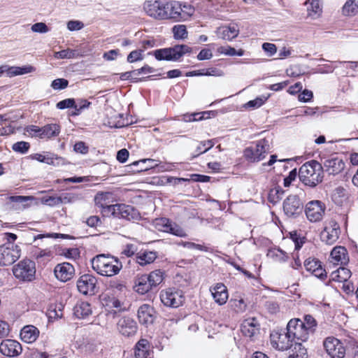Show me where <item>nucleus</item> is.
<instances>
[{
	"mask_svg": "<svg viewBox=\"0 0 358 358\" xmlns=\"http://www.w3.org/2000/svg\"><path fill=\"white\" fill-rule=\"evenodd\" d=\"M34 70L32 66H24V67H10L9 69V76H17V75H23L25 73H31Z\"/></svg>",
	"mask_w": 358,
	"mask_h": 358,
	"instance_id": "nucleus-45",
	"label": "nucleus"
},
{
	"mask_svg": "<svg viewBox=\"0 0 358 358\" xmlns=\"http://www.w3.org/2000/svg\"><path fill=\"white\" fill-rule=\"evenodd\" d=\"M54 273L57 279L62 282H66L73 277L75 269L70 263L64 262L55 266Z\"/></svg>",
	"mask_w": 358,
	"mask_h": 358,
	"instance_id": "nucleus-19",
	"label": "nucleus"
},
{
	"mask_svg": "<svg viewBox=\"0 0 358 358\" xmlns=\"http://www.w3.org/2000/svg\"><path fill=\"white\" fill-rule=\"evenodd\" d=\"M136 358H147L148 355V341L146 339H141L135 347Z\"/></svg>",
	"mask_w": 358,
	"mask_h": 358,
	"instance_id": "nucleus-33",
	"label": "nucleus"
},
{
	"mask_svg": "<svg viewBox=\"0 0 358 358\" xmlns=\"http://www.w3.org/2000/svg\"><path fill=\"white\" fill-rule=\"evenodd\" d=\"M239 33L237 24L231 23L228 26H222L218 28L217 34L224 40L231 41L238 36Z\"/></svg>",
	"mask_w": 358,
	"mask_h": 358,
	"instance_id": "nucleus-27",
	"label": "nucleus"
},
{
	"mask_svg": "<svg viewBox=\"0 0 358 358\" xmlns=\"http://www.w3.org/2000/svg\"><path fill=\"white\" fill-rule=\"evenodd\" d=\"M215 142L213 139L201 141L199 145L196 148L197 154L196 156H198L202 153L207 152L209 149L213 148Z\"/></svg>",
	"mask_w": 358,
	"mask_h": 358,
	"instance_id": "nucleus-47",
	"label": "nucleus"
},
{
	"mask_svg": "<svg viewBox=\"0 0 358 358\" xmlns=\"http://www.w3.org/2000/svg\"><path fill=\"white\" fill-rule=\"evenodd\" d=\"M26 131L32 136L42 138V127L36 125H29L26 128Z\"/></svg>",
	"mask_w": 358,
	"mask_h": 358,
	"instance_id": "nucleus-61",
	"label": "nucleus"
},
{
	"mask_svg": "<svg viewBox=\"0 0 358 358\" xmlns=\"http://www.w3.org/2000/svg\"><path fill=\"white\" fill-rule=\"evenodd\" d=\"M134 289L140 294H145L152 289L146 274L141 275L136 278Z\"/></svg>",
	"mask_w": 358,
	"mask_h": 358,
	"instance_id": "nucleus-30",
	"label": "nucleus"
},
{
	"mask_svg": "<svg viewBox=\"0 0 358 358\" xmlns=\"http://www.w3.org/2000/svg\"><path fill=\"white\" fill-rule=\"evenodd\" d=\"M73 150L80 154L85 155L89 152V147L83 141H78L75 143Z\"/></svg>",
	"mask_w": 358,
	"mask_h": 358,
	"instance_id": "nucleus-58",
	"label": "nucleus"
},
{
	"mask_svg": "<svg viewBox=\"0 0 358 358\" xmlns=\"http://www.w3.org/2000/svg\"><path fill=\"white\" fill-rule=\"evenodd\" d=\"M21 344L15 340L6 339L0 344V352L7 357H16L22 352Z\"/></svg>",
	"mask_w": 358,
	"mask_h": 358,
	"instance_id": "nucleus-18",
	"label": "nucleus"
},
{
	"mask_svg": "<svg viewBox=\"0 0 358 358\" xmlns=\"http://www.w3.org/2000/svg\"><path fill=\"white\" fill-rule=\"evenodd\" d=\"M39 336V330L33 325H27L20 331L21 339L27 343H34Z\"/></svg>",
	"mask_w": 358,
	"mask_h": 358,
	"instance_id": "nucleus-28",
	"label": "nucleus"
},
{
	"mask_svg": "<svg viewBox=\"0 0 358 358\" xmlns=\"http://www.w3.org/2000/svg\"><path fill=\"white\" fill-rule=\"evenodd\" d=\"M181 2L177 1L166 0V10L167 11V18L175 21H181Z\"/></svg>",
	"mask_w": 358,
	"mask_h": 358,
	"instance_id": "nucleus-26",
	"label": "nucleus"
},
{
	"mask_svg": "<svg viewBox=\"0 0 358 358\" xmlns=\"http://www.w3.org/2000/svg\"><path fill=\"white\" fill-rule=\"evenodd\" d=\"M336 203L341 204L343 200L346 199L345 189L343 187H337L333 195Z\"/></svg>",
	"mask_w": 358,
	"mask_h": 358,
	"instance_id": "nucleus-53",
	"label": "nucleus"
},
{
	"mask_svg": "<svg viewBox=\"0 0 358 358\" xmlns=\"http://www.w3.org/2000/svg\"><path fill=\"white\" fill-rule=\"evenodd\" d=\"M84 24L82 22L78 20H70L67 23V28L70 31H78L83 27Z\"/></svg>",
	"mask_w": 358,
	"mask_h": 358,
	"instance_id": "nucleus-63",
	"label": "nucleus"
},
{
	"mask_svg": "<svg viewBox=\"0 0 358 358\" xmlns=\"http://www.w3.org/2000/svg\"><path fill=\"white\" fill-rule=\"evenodd\" d=\"M331 262L334 264H345L348 262L347 250L344 247H335L331 252Z\"/></svg>",
	"mask_w": 358,
	"mask_h": 358,
	"instance_id": "nucleus-29",
	"label": "nucleus"
},
{
	"mask_svg": "<svg viewBox=\"0 0 358 358\" xmlns=\"http://www.w3.org/2000/svg\"><path fill=\"white\" fill-rule=\"evenodd\" d=\"M292 348L291 353L289 355V358H306L307 350L305 347L299 342L295 341V343L292 344Z\"/></svg>",
	"mask_w": 358,
	"mask_h": 358,
	"instance_id": "nucleus-34",
	"label": "nucleus"
},
{
	"mask_svg": "<svg viewBox=\"0 0 358 358\" xmlns=\"http://www.w3.org/2000/svg\"><path fill=\"white\" fill-rule=\"evenodd\" d=\"M78 55V53L77 52V51L71 50L69 48L62 50L55 53V57L57 59H69L77 57Z\"/></svg>",
	"mask_w": 358,
	"mask_h": 358,
	"instance_id": "nucleus-48",
	"label": "nucleus"
},
{
	"mask_svg": "<svg viewBox=\"0 0 358 358\" xmlns=\"http://www.w3.org/2000/svg\"><path fill=\"white\" fill-rule=\"evenodd\" d=\"M117 329L123 336L131 337L137 333L138 324L132 317L124 316L118 320Z\"/></svg>",
	"mask_w": 358,
	"mask_h": 358,
	"instance_id": "nucleus-16",
	"label": "nucleus"
},
{
	"mask_svg": "<svg viewBox=\"0 0 358 358\" xmlns=\"http://www.w3.org/2000/svg\"><path fill=\"white\" fill-rule=\"evenodd\" d=\"M218 51L230 56H242L243 55V50L239 49L238 50H236L231 46H220Z\"/></svg>",
	"mask_w": 358,
	"mask_h": 358,
	"instance_id": "nucleus-50",
	"label": "nucleus"
},
{
	"mask_svg": "<svg viewBox=\"0 0 358 358\" xmlns=\"http://www.w3.org/2000/svg\"><path fill=\"white\" fill-rule=\"evenodd\" d=\"M267 256L274 261L280 262H285L288 258L287 254L279 248L269 250Z\"/></svg>",
	"mask_w": 358,
	"mask_h": 358,
	"instance_id": "nucleus-39",
	"label": "nucleus"
},
{
	"mask_svg": "<svg viewBox=\"0 0 358 358\" xmlns=\"http://www.w3.org/2000/svg\"><path fill=\"white\" fill-rule=\"evenodd\" d=\"M231 308L237 313H242L245 310L247 305L242 298L231 299L230 300Z\"/></svg>",
	"mask_w": 358,
	"mask_h": 358,
	"instance_id": "nucleus-42",
	"label": "nucleus"
},
{
	"mask_svg": "<svg viewBox=\"0 0 358 358\" xmlns=\"http://www.w3.org/2000/svg\"><path fill=\"white\" fill-rule=\"evenodd\" d=\"M282 209L289 218H296L302 214L303 204L298 195L291 194L283 201Z\"/></svg>",
	"mask_w": 358,
	"mask_h": 358,
	"instance_id": "nucleus-8",
	"label": "nucleus"
},
{
	"mask_svg": "<svg viewBox=\"0 0 358 358\" xmlns=\"http://www.w3.org/2000/svg\"><path fill=\"white\" fill-rule=\"evenodd\" d=\"M31 30L34 32L46 33L48 31V27L43 22H37L31 26Z\"/></svg>",
	"mask_w": 358,
	"mask_h": 358,
	"instance_id": "nucleus-62",
	"label": "nucleus"
},
{
	"mask_svg": "<svg viewBox=\"0 0 358 358\" xmlns=\"http://www.w3.org/2000/svg\"><path fill=\"white\" fill-rule=\"evenodd\" d=\"M76 103L75 100L73 99H66L62 101H59L57 103V108L63 110L65 108H69L74 106Z\"/></svg>",
	"mask_w": 358,
	"mask_h": 358,
	"instance_id": "nucleus-60",
	"label": "nucleus"
},
{
	"mask_svg": "<svg viewBox=\"0 0 358 358\" xmlns=\"http://www.w3.org/2000/svg\"><path fill=\"white\" fill-rule=\"evenodd\" d=\"M190 50L189 46H173L157 50L154 52V55L159 61H177Z\"/></svg>",
	"mask_w": 358,
	"mask_h": 358,
	"instance_id": "nucleus-6",
	"label": "nucleus"
},
{
	"mask_svg": "<svg viewBox=\"0 0 358 358\" xmlns=\"http://www.w3.org/2000/svg\"><path fill=\"white\" fill-rule=\"evenodd\" d=\"M241 332L245 336L252 338L259 329V324L255 317L245 320L241 324Z\"/></svg>",
	"mask_w": 358,
	"mask_h": 358,
	"instance_id": "nucleus-24",
	"label": "nucleus"
},
{
	"mask_svg": "<svg viewBox=\"0 0 358 358\" xmlns=\"http://www.w3.org/2000/svg\"><path fill=\"white\" fill-rule=\"evenodd\" d=\"M108 214L115 217L122 218L127 220H134L139 217V213L136 209L131 206L123 203L108 206Z\"/></svg>",
	"mask_w": 358,
	"mask_h": 358,
	"instance_id": "nucleus-9",
	"label": "nucleus"
},
{
	"mask_svg": "<svg viewBox=\"0 0 358 358\" xmlns=\"http://www.w3.org/2000/svg\"><path fill=\"white\" fill-rule=\"evenodd\" d=\"M304 266L306 271L320 279H324L327 277L326 271L322 267L321 262L317 259H307L304 262Z\"/></svg>",
	"mask_w": 358,
	"mask_h": 358,
	"instance_id": "nucleus-21",
	"label": "nucleus"
},
{
	"mask_svg": "<svg viewBox=\"0 0 358 358\" xmlns=\"http://www.w3.org/2000/svg\"><path fill=\"white\" fill-rule=\"evenodd\" d=\"M29 148H30L29 143L28 142H25V141L17 142V143H14L12 146V148L15 152H19L21 154H24V153L27 152Z\"/></svg>",
	"mask_w": 358,
	"mask_h": 358,
	"instance_id": "nucleus-51",
	"label": "nucleus"
},
{
	"mask_svg": "<svg viewBox=\"0 0 358 358\" xmlns=\"http://www.w3.org/2000/svg\"><path fill=\"white\" fill-rule=\"evenodd\" d=\"M268 97L266 96H259L257 97L254 100L249 101L245 104V108H257L262 106L264 102L267 100Z\"/></svg>",
	"mask_w": 358,
	"mask_h": 358,
	"instance_id": "nucleus-52",
	"label": "nucleus"
},
{
	"mask_svg": "<svg viewBox=\"0 0 358 358\" xmlns=\"http://www.w3.org/2000/svg\"><path fill=\"white\" fill-rule=\"evenodd\" d=\"M342 12L345 16L355 15L358 13V1L348 0L343 7Z\"/></svg>",
	"mask_w": 358,
	"mask_h": 358,
	"instance_id": "nucleus-36",
	"label": "nucleus"
},
{
	"mask_svg": "<svg viewBox=\"0 0 358 358\" xmlns=\"http://www.w3.org/2000/svg\"><path fill=\"white\" fill-rule=\"evenodd\" d=\"M114 200L113 194L110 192H99L95 197L94 201L96 206L103 209V213L108 214V207L112 206L110 205Z\"/></svg>",
	"mask_w": 358,
	"mask_h": 358,
	"instance_id": "nucleus-25",
	"label": "nucleus"
},
{
	"mask_svg": "<svg viewBox=\"0 0 358 358\" xmlns=\"http://www.w3.org/2000/svg\"><path fill=\"white\" fill-rule=\"evenodd\" d=\"M271 342L273 347L279 350H287L292 346V340L288 331L282 330L271 334Z\"/></svg>",
	"mask_w": 358,
	"mask_h": 358,
	"instance_id": "nucleus-14",
	"label": "nucleus"
},
{
	"mask_svg": "<svg viewBox=\"0 0 358 358\" xmlns=\"http://www.w3.org/2000/svg\"><path fill=\"white\" fill-rule=\"evenodd\" d=\"M283 194L284 191L280 186L275 187L270 189L268 199L270 203L275 204L282 199Z\"/></svg>",
	"mask_w": 358,
	"mask_h": 358,
	"instance_id": "nucleus-40",
	"label": "nucleus"
},
{
	"mask_svg": "<svg viewBox=\"0 0 358 358\" xmlns=\"http://www.w3.org/2000/svg\"><path fill=\"white\" fill-rule=\"evenodd\" d=\"M151 287L155 288L161 284L164 280V273L161 270H155L147 275Z\"/></svg>",
	"mask_w": 358,
	"mask_h": 358,
	"instance_id": "nucleus-35",
	"label": "nucleus"
},
{
	"mask_svg": "<svg viewBox=\"0 0 358 358\" xmlns=\"http://www.w3.org/2000/svg\"><path fill=\"white\" fill-rule=\"evenodd\" d=\"M183 245H184V247L187 248L189 249H196V250H199L201 251H204V252H211L212 251V250L210 248H208L204 245L196 244V243H194L192 242H185L183 243Z\"/></svg>",
	"mask_w": 358,
	"mask_h": 358,
	"instance_id": "nucleus-56",
	"label": "nucleus"
},
{
	"mask_svg": "<svg viewBox=\"0 0 358 358\" xmlns=\"http://www.w3.org/2000/svg\"><path fill=\"white\" fill-rule=\"evenodd\" d=\"M323 167L329 174L336 175L344 169L345 163L338 157H331L323 162Z\"/></svg>",
	"mask_w": 358,
	"mask_h": 358,
	"instance_id": "nucleus-22",
	"label": "nucleus"
},
{
	"mask_svg": "<svg viewBox=\"0 0 358 358\" xmlns=\"http://www.w3.org/2000/svg\"><path fill=\"white\" fill-rule=\"evenodd\" d=\"M137 315L140 323L151 324L155 319V311L152 306L145 303L138 308Z\"/></svg>",
	"mask_w": 358,
	"mask_h": 358,
	"instance_id": "nucleus-20",
	"label": "nucleus"
},
{
	"mask_svg": "<svg viewBox=\"0 0 358 358\" xmlns=\"http://www.w3.org/2000/svg\"><path fill=\"white\" fill-rule=\"evenodd\" d=\"M73 313L78 318H86L92 313L91 305L87 301H78L73 308Z\"/></svg>",
	"mask_w": 358,
	"mask_h": 358,
	"instance_id": "nucleus-31",
	"label": "nucleus"
},
{
	"mask_svg": "<svg viewBox=\"0 0 358 358\" xmlns=\"http://www.w3.org/2000/svg\"><path fill=\"white\" fill-rule=\"evenodd\" d=\"M210 292L213 299L220 306L226 303L228 298V291L227 287L222 283H217L213 287L210 288Z\"/></svg>",
	"mask_w": 358,
	"mask_h": 358,
	"instance_id": "nucleus-23",
	"label": "nucleus"
},
{
	"mask_svg": "<svg viewBox=\"0 0 358 358\" xmlns=\"http://www.w3.org/2000/svg\"><path fill=\"white\" fill-rule=\"evenodd\" d=\"M297 175H299V172H297L296 169L292 170L284 179V186L289 187L291 182L296 179Z\"/></svg>",
	"mask_w": 358,
	"mask_h": 358,
	"instance_id": "nucleus-64",
	"label": "nucleus"
},
{
	"mask_svg": "<svg viewBox=\"0 0 358 358\" xmlns=\"http://www.w3.org/2000/svg\"><path fill=\"white\" fill-rule=\"evenodd\" d=\"M69 85V81L64 78H57L51 83V87L55 90L65 89Z\"/></svg>",
	"mask_w": 358,
	"mask_h": 358,
	"instance_id": "nucleus-54",
	"label": "nucleus"
},
{
	"mask_svg": "<svg viewBox=\"0 0 358 358\" xmlns=\"http://www.w3.org/2000/svg\"><path fill=\"white\" fill-rule=\"evenodd\" d=\"M339 225L334 221L330 222L328 226L321 233V239L328 245L334 244L339 237Z\"/></svg>",
	"mask_w": 358,
	"mask_h": 358,
	"instance_id": "nucleus-17",
	"label": "nucleus"
},
{
	"mask_svg": "<svg viewBox=\"0 0 358 358\" xmlns=\"http://www.w3.org/2000/svg\"><path fill=\"white\" fill-rule=\"evenodd\" d=\"M97 280L90 274L80 276L77 281V288L79 292L84 295H94L97 291Z\"/></svg>",
	"mask_w": 358,
	"mask_h": 358,
	"instance_id": "nucleus-13",
	"label": "nucleus"
},
{
	"mask_svg": "<svg viewBox=\"0 0 358 358\" xmlns=\"http://www.w3.org/2000/svg\"><path fill=\"white\" fill-rule=\"evenodd\" d=\"M34 256L36 259H50L53 257V252L50 248L38 249L34 252Z\"/></svg>",
	"mask_w": 358,
	"mask_h": 358,
	"instance_id": "nucleus-49",
	"label": "nucleus"
},
{
	"mask_svg": "<svg viewBox=\"0 0 358 358\" xmlns=\"http://www.w3.org/2000/svg\"><path fill=\"white\" fill-rule=\"evenodd\" d=\"M286 330L288 331L294 341L295 340L302 342L306 341L310 334L306 329L305 324H303L302 320L297 318L289 321Z\"/></svg>",
	"mask_w": 358,
	"mask_h": 358,
	"instance_id": "nucleus-10",
	"label": "nucleus"
},
{
	"mask_svg": "<svg viewBox=\"0 0 358 358\" xmlns=\"http://www.w3.org/2000/svg\"><path fill=\"white\" fill-rule=\"evenodd\" d=\"M91 264L98 274L108 277L117 274L122 267V263L117 258L104 254L93 257Z\"/></svg>",
	"mask_w": 358,
	"mask_h": 358,
	"instance_id": "nucleus-1",
	"label": "nucleus"
},
{
	"mask_svg": "<svg viewBox=\"0 0 358 358\" xmlns=\"http://www.w3.org/2000/svg\"><path fill=\"white\" fill-rule=\"evenodd\" d=\"M308 15L313 18L319 17L322 12V8L320 0H311L310 6L308 7Z\"/></svg>",
	"mask_w": 358,
	"mask_h": 358,
	"instance_id": "nucleus-41",
	"label": "nucleus"
},
{
	"mask_svg": "<svg viewBox=\"0 0 358 358\" xmlns=\"http://www.w3.org/2000/svg\"><path fill=\"white\" fill-rule=\"evenodd\" d=\"M331 275L334 280L345 282L350 277L351 272L345 267H340L336 271L333 272Z\"/></svg>",
	"mask_w": 358,
	"mask_h": 358,
	"instance_id": "nucleus-38",
	"label": "nucleus"
},
{
	"mask_svg": "<svg viewBox=\"0 0 358 358\" xmlns=\"http://www.w3.org/2000/svg\"><path fill=\"white\" fill-rule=\"evenodd\" d=\"M324 348L331 358H343L345 355V348L343 344L334 337L327 338L324 343Z\"/></svg>",
	"mask_w": 358,
	"mask_h": 358,
	"instance_id": "nucleus-15",
	"label": "nucleus"
},
{
	"mask_svg": "<svg viewBox=\"0 0 358 358\" xmlns=\"http://www.w3.org/2000/svg\"><path fill=\"white\" fill-rule=\"evenodd\" d=\"M174 38L176 39H183L187 36V31L185 25H176L173 27Z\"/></svg>",
	"mask_w": 358,
	"mask_h": 358,
	"instance_id": "nucleus-46",
	"label": "nucleus"
},
{
	"mask_svg": "<svg viewBox=\"0 0 358 358\" xmlns=\"http://www.w3.org/2000/svg\"><path fill=\"white\" fill-rule=\"evenodd\" d=\"M59 126L56 124H47L42 127V138H51L59 135Z\"/></svg>",
	"mask_w": 358,
	"mask_h": 358,
	"instance_id": "nucleus-37",
	"label": "nucleus"
},
{
	"mask_svg": "<svg viewBox=\"0 0 358 358\" xmlns=\"http://www.w3.org/2000/svg\"><path fill=\"white\" fill-rule=\"evenodd\" d=\"M181 20H185L190 16H192L194 13V7L187 3H182L181 2Z\"/></svg>",
	"mask_w": 358,
	"mask_h": 358,
	"instance_id": "nucleus-44",
	"label": "nucleus"
},
{
	"mask_svg": "<svg viewBox=\"0 0 358 358\" xmlns=\"http://www.w3.org/2000/svg\"><path fill=\"white\" fill-rule=\"evenodd\" d=\"M144 10L150 17L157 20L167 18L166 0H148L144 3Z\"/></svg>",
	"mask_w": 358,
	"mask_h": 358,
	"instance_id": "nucleus-11",
	"label": "nucleus"
},
{
	"mask_svg": "<svg viewBox=\"0 0 358 358\" xmlns=\"http://www.w3.org/2000/svg\"><path fill=\"white\" fill-rule=\"evenodd\" d=\"M303 208L307 219L311 222H317L322 220L326 206L321 201L313 200L308 201Z\"/></svg>",
	"mask_w": 358,
	"mask_h": 358,
	"instance_id": "nucleus-12",
	"label": "nucleus"
},
{
	"mask_svg": "<svg viewBox=\"0 0 358 358\" xmlns=\"http://www.w3.org/2000/svg\"><path fill=\"white\" fill-rule=\"evenodd\" d=\"M63 255L68 259H76L80 256V251L78 248L64 249Z\"/></svg>",
	"mask_w": 358,
	"mask_h": 358,
	"instance_id": "nucleus-59",
	"label": "nucleus"
},
{
	"mask_svg": "<svg viewBox=\"0 0 358 358\" xmlns=\"http://www.w3.org/2000/svg\"><path fill=\"white\" fill-rule=\"evenodd\" d=\"M304 320L302 321L303 324H305L306 329L310 334H313L317 326V322L315 318L310 315H306L303 317Z\"/></svg>",
	"mask_w": 358,
	"mask_h": 358,
	"instance_id": "nucleus-43",
	"label": "nucleus"
},
{
	"mask_svg": "<svg viewBox=\"0 0 358 358\" xmlns=\"http://www.w3.org/2000/svg\"><path fill=\"white\" fill-rule=\"evenodd\" d=\"M13 273L17 279L31 282L35 279V262L28 259H22L13 267Z\"/></svg>",
	"mask_w": 358,
	"mask_h": 358,
	"instance_id": "nucleus-4",
	"label": "nucleus"
},
{
	"mask_svg": "<svg viewBox=\"0 0 358 358\" xmlns=\"http://www.w3.org/2000/svg\"><path fill=\"white\" fill-rule=\"evenodd\" d=\"M166 229L165 231H169L171 234L178 236H185V232L182 229L178 227L177 225L173 226L171 224H165Z\"/></svg>",
	"mask_w": 358,
	"mask_h": 358,
	"instance_id": "nucleus-55",
	"label": "nucleus"
},
{
	"mask_svg": "<svg viewBox=\"0 0 358 358\" xmlns=\"http://www.w3.org/2000/svg\"><path fill=\"white\" fill-rule=\"evenodd\" d=\"M269 149L268 141L264 138L246 148L243 156L249 162H258L265 158Z\"/></svg>",
	"mask_w": 358,
	"mask_h": 358,
	"instance_id": "nucleus-3",
	"label": "nucleus"
},
{
	"mask_svg": "<svg viewBox=\"0 0 358 358\" xmlns=\"http://www.w3.org/2000/svg\"><path fill=\"white\" fill-rule=\"evenodd\" d=\"M156 258L157 254L152 251L141 252L136 257L137 262L142 266L152 263Z\"/></svg>",
	"mask_w": 358,
	"mask_h": 358,
	"instance_id": "nucleus-32",
	"label": "nucleus"
},
{
	"mask_svg": "<svg viewBox=\"0 0 358 358\" xmlns=\"http://www.w3.org/2000/svg\"><path fill=\"white\" fill-rule=\"evenodd\" d=\"M299 177L305 185L315 187L322 182L323 166L315 160L306 162L299 169Z\"/></svg>",
	"mask_w": 358,
	"mask_h": 358,
	"instance_id": "nucleus-2",
	"label": "nucleus"
},
{
	"mask_svg": "<svg viewBox=\"0 0 358 358\" xmlns=\"http://www.w3.org/2000/svg\"><path fill=\"white\" fill-rule=\"evenodd\" d=\"M21 255L20 248L8 242L0 245V266H6L15 263Z\"/></svg>",
	"mask_w": 358,
	"mask_h": 358,
	"instance_id": "nucleus-5",
	"label": "nucleus"
},
{
	"mask_svg": "<svg viewBox=\"0 0 358 358\" xmlns=\"http://www.w3.org/2000/svg\"><path fill=\"white\" fill-rule=\"evenodd\" d=\"M142 52H143V50H136L131 52L127 57V61L129 63H133V62L143 59Z\"/></svg>",
	"mask_w": 358,
	"mask_h": 358,
	"instance_id": "nucleus-57",
	"label": "nucleus"
},
{
	"mask_svg": "<svg viewBox=\"0 0 358 358\" xmlns=\"http://www.w3.org/2000/svg\"><path fill=\"white\" fill-rule=\"evenodd\" d=\"M160 300L164 306L176 308L182 305L185 296L182 290L168 288L160 292Z\"/></svg>",
	"mask_w": 358,
	"mask_h": 358,
	"instance_id": "nucleus-7",
	"label": "nucleus"
}]
</instances>
